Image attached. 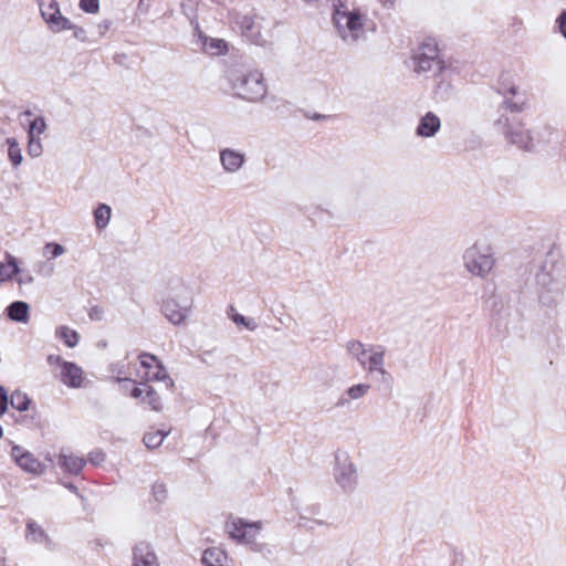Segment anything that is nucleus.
<instances>
[{
	"label": "nucleus",
	"instance_id": "1",
	"mask_svg": "<svg viewBox=\"0 0 566 566\" xmlns=\"http://www.w3.org/2000/svg\"><path fill=\"white\" fill-rule=\"evenodd\" d=\"M332 23L346 44H357L375 30V22L366 10L349 0H332Z\"/></svg>",
	"mask_w": 566,
	"mask_h": 566
},
{
	"label": "nucleus",
	"instance_id": "2",
	"mask_svg": "<svg viewBox=\"0 0 566 566\" xmlns=\"http://www.w3.org/2000/svg\"><path fill=\"white\" fill-rule=\"evenodd\" d=\"M193 308L191 287L180 279H171L161 293L160 312L174 326L186 325Z\"/></svg>",
	"mask_w": 566,
	"mask_h": 566
},
{
	"label": "nucleus",
	"instance_id": "3",
	"mask_svg": "<svg viewBox=\"0 0 566 566\" xmlns=\"http://www.w3.org/2000/svg\"><path fill=\"white\" fill-rule=\"evenodd\" d=\"M464 271L472 277L486 280L495 271L497 256L492 243L476 239L469 244L461 256Z\"/></svg>",
	"mask_w": 566,
	"mask_h": 566
},
{
	"label": "nucleus",
	"instance_id": "4",
	"mask_svg": "<svg viewBox=\"0 0 566 566\" xmlns=\"http://www.w3.org/2000/svg\"><path fill=\"white\" fill-rule=\"evenodd\" d=\"M507 143L521 150L534 151L548 142L549 129L542 125H532L524 118L507 119L503 130Z\"/></svg>",
	"mask_w": 566,
	"mask_h": 566
},
{
	"label": "nucleus",
	"instance_id": "5",
	"mask_svg": "<svg viewBox=\"0 0 566 566\" xmlns=\"http://www.w3.org/2000/svg\"><path fill=\"white\" fill-rule=\"evenodd\" d=\"M230 83L234 93L250 102L262 101L268 93L264 75L256 69H243L230 73Z\"/></svg>",
	"mask_w": 566,
	"mask_h": 566
},
{
	"label": "nucleus",
	"instance_id": "6",
	"mask_svg": "<svg viewBox=\"0 0 566 566\" xmlns=\"http://www.w3.org/2000/svg\"><path fill=\"white\" fill-rule=\"evenodd\" d=\"M264 522L261 520L251 521L240 516L228 517L224 530L234 542L251 547L253 551L262 548L261 538Z\"/></svg>",
	"mask_w": 566,
	"mask_h": 566
},
{
	"label": "nucleus",
	"instance_id": "7",
	"mask_svg": "<svg viewBox=\"0 0 566 566\" xmlns=\"http://www.w3.org/2000/svg\"><path fill=\"white\" fill-rule=\"evenodd\" d=\"M410 67L419 76L432 71L442 72L446 62L440 53L438 42L434 39H426L413 49Z\"/></svg>",
	"mask_w": 566,
	"mask_h": 566
},
{
	"label": "nucleus",
	"instance_id": "8",
	"mask_svg": "<svg viewBox=\"0 0 566 566\" xmlns=\"http://www.w3.org/2000/svg\"><path fill=\"white\" fill-rule=\"evenodd\" d=\"M336 485L345 493H354L359 484L358 468L352 457L346 451L335 453V464L333 472Z\"/></svg>",
	"mask_w": 566,
	"mask_h": 566
},
{
	"label": "nucleus",
	"instance_id": "9",
	"mask_svg": "<svg viewBox=\"0 0 566 566\" xmlns=\"http://www.w3.org/2000/svg\"><path fill=\"white\" fill-rule=\"evenodd\" d=\"M40 14L48 29L53 33L71 31L73 23L63 15L57 0H36Z\"/></svg>",
	"mask_w": 566,
	"mask_h": 566
},
{
	"label": "nucleus",
	"instance_id": "10",
	"mask_svg": "<svg viewBox=\"0 0 566 566\" xmlns=\"http://www.w3.org/2000/svg\"><path fill=\"white\" fill-rule=\"evenodd\" d=\"M49 365L59 370L60 380L70 388H81L85 385L86 377L83 368L75 363L64 360L60 355H50Z\"/></svg>",
	"mask_w": 566,
	"mask_h": 566
},
{
	"label": "nucleus",
	"instance_id": "11",
	"mask_svg": "<svg viewBox=\"0 0 566 566\" xmlns=\"http://www.w3.org/2000/svg\"><path fill=\"white\" fill-rule=\"evenodd\" d=\"M139 361L140 369L138 370V375L142 379L146 381L163 382L166 388L172 387V380L168 377L164 366L157 357L150 354H142L139 356Z\"/></svg>",
	"mask_w": 566,
	"mask_h": 566
},
{
	"label": "nucleus",
	"instance_id": "12",
	"mask_svg": "<svg viewBox=\"0 0 566 566\" xmlns=\"http://www.w3.org/2000/svg\"><path fill=\"white\" fill-rule=\"evenodd\" d=\"M537 282L541 286L539 300L543 304L549 306L562 297L565 283L559 274L549 276L548 273H542L537 276Z\"/></svg>",
	"mask_w": 566,
	"mask_h": 566
},
{
	"label": "nucleus",
	"instance_id": "13",
	"mask_svg": "<svg viewBox=\"0 0 566 566\" xmlns=\"http://www.w3.org/2000/svg\"><path fill=\"white\" fill-rule=\"evenodd\" d=\"M10 458L25 473L32 475H41L46 470L44 463H42L30 451L25 450L21 446H11Z\"/></svg>",
	"mask_w": 566,
	"mask_h": 566
},
{
	"label": "nucleus",
	"instance_id": "14",
	"mask_svg": "<svg viewBox=\"0 0 566 566\" xmlns=\"http://www.w3.org/2000/svg\"><path fill=\"white\" fill-rule=\"evenodd\" d=\"M220 165L222 169L228 174L238 172L245 164V153L234 148H223L219 154Z\"/></svg>",
	"mask_w": 566,
	"mask_h": 566
},
{
	"label": "nucleus",
	"instance_id": "15",
	"mask_svg": "<svg viewBox=\"0 0 566 566\" xmlns=\"http://www.w3.org/2000/svg\"><path fill=\"white\" fill-rule=\"evenodd\" d=\"M441 125V119L436 113L427 112L419 118L415 133L420 138H432L440 132Z\"/></svg>",
	"mask_w": 566,
	"mask_h": 566
},
{
	"label": "nucleus",
	"instance_id": "16",
	"mask_svg": "<svg viewBox=\"0 0 566 566\" xmlns=\"http://www.w3.org/2000/svg\"><path fill=\"white\" fill-rule=\"evenodd\" d=\"M385 348L377 345V348H375V352L371 353L369 358L365 361V364L361 366L369 375L377 374L382 379L390 378L389 373L386 369L385 366Z\"/></svg>",
	"mask_w": 566,
	"mask_h": 566
},
{
	"label": "nucleus",
	"instance_id": "17",
	"mask_svg": "<svg viewBox=\"0 0 566 566\" xmlns=\"http://www.w3.org/2000/svg\"><path fill=\"white\" fill-rule=\"evenodd\" d=\"M130 396L135 399H138L140 403L147 405L153 410L161 409V400L157 395V391L145 384H140L139 386H134Z\"/></svg>",
	"mask_w": 566,
	"mask_h": 566
},
{
	"label": "nucleus",
	"instance_id": "18",
	"mask_svg": "<svg viewBox=\"0 0 566 566\" xmlns=\"http://www.w3.org/2000/svg\"><path fill=\"white\" fill-rule=\"evenodd\" d=\"M133 566H159L158 557L148 543H139L134 547Z\"/></svg>",
	"mask_w": 566,
	"mask_h": 566
},
{
	"label": "nucleus",
	"instance_id": "19",
	"mask_svg": "<svg viewBox=\"0 0 566 566\" xmlns=\"http://www.w3.org/2000/svg\"><path fill=\"white\" fill-rule=\"evenodd\" d=\"M345 348L347 354L352 358L356 359L359 366L361 367L365 364V361L369 358L371 353L375 352V348H377V346L366 345L359 340L352 339L345 344Z\"/></svg>",
	"mask_w": 566,
	"mask_h": 566
},
{
	"label": "nucleus",
	"instance_id": "20",
	"mask_svg": "<svg viewBox=\"0 0 566 566\" xmlns=\"http://www.w3.org/2000/svg\"><path fill=\"white\" fill-rule=\"evenodd\" d=\"M201 49L210 55H223L228 52V43L218 38H210L206 35H199Z\"/></svg>",
	"mask_w": 566,
	"mask_h": 566
},
{
	"label": "nucleus",
	"instance_id": "21",
	"mask_svg": "<svg viewBox=\"0 0 566 566\" xmlns=\"http://www.w3.org/2000/svg\"><path fill=\"white\" fill-rule=\"evenodd\" d=\"M201 562L206 566H227L228 556L220 547H209L203 551Z\"/></svg>",
	"mask_w": 566,
	"mask_h": 566
},
{
	"label": "nucleus",
	"instance_id": "22",
	"mask_svg": "<svg viewBox=\"0 0 566 566\" xmlns=\"http://www.w3.org/2000/svg\"><path fill=\"white\" fill-rule=\"evenodd\" d=\"M370 389L371 386L368 382L354 384L346 389L344 397L339 400V403L346 405L349 401L363 399L369 394Z\"/></svg>",
	"mask_w": 566,
	"mask_h": 566
},
{
	"label": "nucleus",
	"instance_id": "23",
	"mask_svg": "<svg viewBox=\"0 0 566 566\" xmlns=\"http://www.w3.org/2000/svg\"><path fill=\"white\" fill-rule=\"evenodd\" d=\"M20 272L17 259L7 254L6 261L0 262V282L4 283L12 280Z\"/></svg>",
	"mask_w": 566,
	"mask_h": 566
},
{
	"label": "nucleus",
	"instance_id": "24",
	"mask_svg": "<svg viewBox=\"0 0 566 566\" xmlns=\"http://www.w3.org/2000/svg\"><path fill=\"white\" fill-rule=\"evenodd\" d=\"M30 307L25 302H13L8 308L7 313L10 319L19 323H28Z\"/></svg>",
	"mask_w": 566,
	"mask_h": 566
},
{
	"label": "nucleus",
	"instance_id": "25",
	"mask_svg": "<svg viewBox=\"0 0 566 566\" xmlns=\"http://www.w3.org/2000/svg\"><path fill=\"white\" fill-rule=\"evenodd\" d=\"M24 116L29 117L27 133L28 136L41 137L48 129L46 120L43 116H33L31 112H25Z\"/></svg>",
	"mask_w": 566,
	"mask_h": 566
},
{
	"label": "nucleus",
	"instance_id": "26",
	"mask_svg": "<svg viewBox=\"0 0 566 566\" xmlns=\"http://www.w3.org/2000/svg\"><path fill=\"white\" fill-rule=\"evenodd\" d=\"M59 465L70 473L77 474L84 467V461L74 454H61Z\"/></svg>",
	"mask_w": 566,
	"mask_h": 566
},
{
	"label": "nucleus",
	"instance_id": "27",
	"mask_svg": "<svg viewBox=\"0 0 566 566\" xmlns=\"http://www.w3.org/2000/svg\"><path fill=\"white\" fill-rule=\"evenodd\" d=\"M112 209L106 203H101L94 210V221L97 230H104L111 222Z\"/></svg>",
	"mask_w": 566,
	"mask_h": 566
},
{
	"label": "nucleus",
	"instance_id": "28",
	"mask_svg": "<svg viewBox=\"0 0 566 566\" xmlns=\"http://www.w3.org/2000/svg\"><path fill=\"white\" fill-rule=\"evenodd\" d=\"M168 433L169 431L166 430L150 429L144 436V443L148 449H156L163 444Z\"/></svg>",
	"mask_w": 566,
	"mask_h": 566
},
{
	"label": "nucleus",
	"instance_id": "29",
	"mask_svg": "<svg viewBox=\"0 0 566 566\" xmlns=\"http://www.w3.org/2000/svg\"><path fill=\"white\" fill-rule=\"evenodd\" d=\"M55 334L56 337L62 339L64 344L70 348L75 347L80 339L77 332L67 326L59 327Z\"/></svg>",
	"mask_w": 566,
	"mask_h": 566
},
{
	"label": "nucleus",
	"instance_id": "30",
	"mask_svg": "<svg viewBox=\"0 0 566 566\" xmlns=\"http://www.w3.org/2000/svg\"><path fill=\"white\" fill-rule=\"evenodd\" d=\"M230 318L239 328H243L250 332H253L258 328V323L254 318L244 316L233 310L232 313L230 314Z\"/></svg>",
	"mask_w": 566,
	"mask_h": 566
},
{
	"label": "nucleus",
	"instance_id": "31",
	"mask_svg": "<svg viewBox=\"0 0 566 566\" xmlns=\"http://www.w3.org/2000/svg\"><path fill=\"white\" fill-rule=\"evenodd\" d=\"M6 143L8 145V157L12 166H20L23 160V157L18 140L15 138H8Z\"/></svg>",
	"mask_w": 566,
	"mask_h": 566
},
{
	"label": "nucleus",
	"instance_id": "32",
	"mask_svg": "<svg viewBox=\"0 0 566 566\" xmlns=\"http://www.w3.org/2000/svg\"><path fill=\"white\" fill-rule=\"evenodd\" d=\"M31 403L32 400L28 397V395L19 390L12 392L10 397V405L18 411L29 410Z\"/></svg>",
	"mask_w": 566,
	"mask_h": 566
},
{
	"label": "nucleus",
	"instance_id": "33",
	"mask_svg": "<svg viewBox=\"0 0 566 566\" xmlns=\"http://www.w3.org/2000/svg\"><path fill=\"white\" fill-rule=\"evenodd\" d=\"M27 537L34 543L44 544L49 542L48 535L45 534L43 528L35 522L28 523Z\"/></svg>",
	"mask_w": 566,
	"mask_h": 566
},
{
	"label": "nucleus",
	"instance_id": "34",
	"mask_svg": "<svg viewBox=\"0 0 566 566\" xmlns=\"http://www.w3.org/2000/svg\"><path fill=\"white\" fill-rule=\"evenodd\" d=\"M28 155L32 158H38L43 154V144L41 137L28 136L27 145Z\"/></svg>",
	"mask_w": 566,
	"mask_h": 566
},
{
	"label": "nucleus",
	"instance_id": "35",
	"mask_svg": "<svg viewBox=\"0 0 566 566\" xmlns=\"http://www.w3.org/2000/svg\"><path fill=\"white\" fill-rule=\"evenodd\" d=\"M168 494H169L168 488L165 483L156 482L153 484L151 495L156 502H158V503L166 502L168 499Z\"/></svg>",
	"mask_w": 566,
	"mask_h": 566
},
{
	"label": "nucleus",
	"instance_id": "36",
	"mask_svg": "<svg viewBox=\"0 0 566 566\" xmlns=\"http://www.w3.org/2000/svg\"><path fill=\"white\" fill-rule=\"evenodd\" d=\"M66 252V249L60 244V243H55V242H48L45 245H44V255H48L49 259H56V258H60L62 256L64 253Z\"/></svg>",
	"mask_w": 566,
	"mask_h": 566
},
{
	"label": "nucleus",
	"instance_id": "37",
	"mask_svg": "<svg viewBox=\"0 0 566 566\" xmlns=\"http://www.w3.org/2000/svg\"><path fill=\"white\" fill-rule=\"evenodd\" d=\"M80 8L87 13H96L99 9L98 0H80Z\"/></svg>",
	"mask_w": 566,
	"mask_h": 566
},
{
	"label": "nucleus",
	"instance_id": "38",
	"mask_svg": "<svg viewBox=\"0 0 566 566\" xmlns=\"http://www.w3.org/2000/svg\"><path fill=\"white\" fill-rule=\"evenodd\" d=\"M555 25L559 34L566 40V10L556 18Z\"/></svg>",
	"mask_w": 566,
	"mask_h": 566
},
{
	"label": "nucleus",
	"instance_id": "39",
	"mask_svg": "<svg viewBox=\"0 0 566 566\" xmlns=\"http://www.w3.org/2000/svg\"><path fill=\"white\" fill-rule=\"evenodd\" d=\"M8 409V394L3 387L0 386V416Z\"/></svg>",
	"mask_w": 566,
	"mask_h": 566
},
{
	"label": "nucleus",
	"instance_id": "40",
	"mask_svg": "<svg viewBox=\"0 0 566 566\" xmlns=\"http://www.w3.org/2000/svg\"><path fill=\"white\" fill-rule=\"evenodd\" d=\"M518 93V87L515 84H511L503 90L504 96L507 98L509 96H516Z\"/></svg>",
	"mask_w": 566,
	"mask_h": 566
},
{
	"label": "nucleus",
	"instance_id": "41",
	"mask_svg": "<svg viewBox=\"0 0 566 566\" xmlns=\"http://www.w3.org/2000/svg\"><path fill=\"white\" fill-rule=\"evenodd\" d=\"M384 9L390 10L394 9L397 0H376Z\"/></svg>",
	"mask_w": 566,
	"mask_h": 566
},
{
	"label": "nucleus",
	"instance_id": "42",
	"mask_svg": "<svg viewBox=\"0 0 566 566\" xmlns=\"http://www.w3.org/2000/svg\"><path fill=\"white\" fill-rule=\"evenodd\" d=\"M73 32H74V36L76 39H80V40H84L85 39V30L81 27H76L73 24V29H71Z\"/></svg>",
	"mask_w": 566,
	"mask_h": 566
},
{
	"label": "nucleus",
	"instance_id": "43",
	"mask_svg": "<svg viewBox=\"0 0 566 566\" xmlns=\"http://www.w3.org/2000/svg\"><path fill=\"white\" fill-rule=\"evenodd\" d=\"M103 460H104V455L101 452H94V453H91V455H90V461L94 464H99L101 462H103Z\"/></svg>",
	"mask_w": 566,
	"mask_h": 566
},
{
	"label": "nucleus",
	"instance_id": "44",
	"mask_svg": "<svg viewBox=\"0 0 566 566\" xmlns=\"http://www.w3.org/2000/svg\"><path fill=\"white\" fill-rule=\"evenodd\" d=\"M507 107L512 112H521L523 109L522 105H518L517 103H511V102H507Z\"/></svg>",
	"mask_w": 566,
	"mask_h": 566
},
{
	"label": "nucleus",
	"instance_id": "45",
	"mask_svg": "<svg viewBox=\"0 0 566 566\" xmlns=\"http://www.w3.org/2000/svg\"><path fill=\"white\" fill-rule=\"evenodd\" d=\"M149 6H150V0H139V4H138L139 9L147 11Z\"/></svg>",
	"mask_w": 566,
	"mask_h": 566
},
{
	"label": "nucleus",
	"instance_id": "46",
	"mask_svg": "<svg viewBox=\"0 0 566 566\" xmlns=\"http://www.w3.org/2000/svg\"><path fill=\"white\" fill-rule=\"evenodd\" d=\"M304 2H307V3H316L318 2L319 0H303Z\"/></svg>",
	"mask_w": 566,
	"mask_h": 566
},
{
	"label": "nucleus",
	"instance_id": "47",
	"mask_svg": "<svg viewBox=\"0 0 566 566\" xmlns=\"http://www.w3.org/2000/svg\"><path fill=\"white\" fill-rule=\"evenodd\" d=\"M17 282H18V284H22L23 283L22 279H18Z\"/></svg>",
	"mask_w": 566,
	"mask_h": 566
},
{
	"label": "nucleus",
	"instance_id": "48",
	"mask_svg": "<svg viewBox=\"0 0 566 566\" xmlns=\"http://www.w3.org/2000/svg\"><path fill=\"white\" fill-rule=\"evenodd\" d=\"M3 434V430H2V427L0 426V438L2 437Z\"/></svg>",
	"mask_w": 566,
	"mask_h": 566
},
{
	"label": "nucleus",
	"instance_id": "49",
	"mask_svg": "<svg viewBox=\"0 0 566 566\" xmlns=\"http://www.w3.org/2000/svg\"><path fill=\"white\" fill-rule=\"evenodd\" d=\"M313 118H314V119H319V118H321V116H319V115H317V116H314Z\"/></svg>",
	"mask_w": 566,
	"mask_h": 566
}]
</instances>
